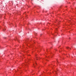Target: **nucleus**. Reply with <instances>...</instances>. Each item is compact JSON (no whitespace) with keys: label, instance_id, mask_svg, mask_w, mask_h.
<instances>
[{"label":"nucleus","instance_id":"nucleus-1","mask_svg":"<svg viewBox=\"0 0 76 76\" xmlns=\"http://www.w3.org/2000/svg\"><path fill=\"white\" fill-rule=\"evenodd\" d=\"M3 31H4V29H3Z\"/></svg>","mask_w":76,"mask_h":76},{"label":"nucleus","instance_id":"nucleus-2","mask_svg":"<svg viewBox=\"0 0 76 76\" xmlns=\"http://www.w3.org/2000/svg\"><path fill=\"white\" fill-rule=\"evenodd\" d=\"M67 48H69V47H67Z\"/></svg>","mask_w":76,"mask_h":76}]
</instances>
